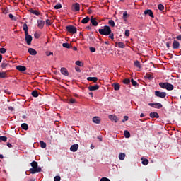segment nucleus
I'll use <instances>...</instances> for the list:
<instances>
[{
  "instance_id": "40",
  "label": "nucleus",
  "mask_w": 181,
  "mask_h": 181,
  "mask_svg": "<svg viewBox=\"0 0 181 181\" xmlns=\"http://www.w3.org/2000/svg\"><path fill=\"white\" fill-rule=\"evenodd\" d=\"M0 78H6V73L0 72Z\"/></svg>"
},
{
  "instance_id": "56",
  "label": "nucleus",
  "mask_w": 181,
  "mask_h": 181,
  "mask_svg": "<svg viewBox=\"0 0 181 181\" xmlns=\"http://www.w3.org/2000/svg\"><path fill=\"white\" fill-rule=\"evenodd\" d=\"M2 11H3V13H5L6 15V13H8V8H3Z\"/></svg>"
},
{
  "instance_id": "42",
  "label": "nucleus",
  "mask_w": 181,
  "mask_h": 181,
  "mask_svg": "<svg viewBox=\"0 0 181 181\" xmlns=\"http://www.w3.org/2000/svg\"><path fill=\"white\" fill-rule=\"evenodd\" d=\"M158 8L159 9V11H163L165 9V6H163V4H158Z\"/></svg>"
},
{
  "instance_id": "23",
  "label": "nucleus",
  "mask_w": 181,
  "mask_h": 181,
  "mask_svg": "<svg viewBox=\"0 0 181 181\" xmlns=\"http://www.w3.org/2000/svg\"><path fill=\"white\" fill-rule=\"evenodd\" d=\"M116 45L119 49H125V44L124 42H116Z\"/></svg>"
},
{
  "instance_id": "46",
  "label": "nucleus",
  "mask_w": 181,
  "mask_h": 181,
  "mask_svg": "<svg viewBox=\"0 0 181 181\" xmlns=\"http://www.w3.org/2000/svg\"><path fill=\"white\" fill-rule=\"evenodd\" d=\"M131 83L132 84V86H138V82H136L135 80L132 79L131 80Z\"/></svg>"
},
{
  "instance_id": "4",
  "label": "nucleus",
  "mask_w": 181,
  "mask_h": 181,
  "mask_svg": "<svg viewBox=\"0 0 181 181\" xmlns=\"http://www.w3.org/2000/svg\"><path fill=\"white\" fill-rule=\"evenodd\" d=\"M156 97H159L160 98H165L166 97V92H160V90L155 91Z\"/></svg>"
},
{
  "instance_id": "5",
  "label": "nucleus",
  "mask_w": 181,
  "mask_h": 181,
  "mask_svg": "<svg viewBox=\"0 0 181 181\" xmlns=\"http://www.w3.org/2000/svg\"><path fill=\"white\" fill-rule=\"evenodd\" d=\"M148 105L150 107H152L153 108H158V110H160L163 105H162V103H148Z\"/></svg>"
},
{
  "instance_id": "39",
  "label": "nucleus",
  "mask_w": 181,
  "mask_h": 181,
  "mask_svg": "<svg viewBox=\"0 0 181 181\" xmlns=\"http://www.w3.org/2000/svg\"><path fill=\"white\" fill-rule=\"evenodd\" d=\"M134 66L138 67V69H141V62L139 61L134 62Z\"/></svg>"
},
{
  "instance_id": "41",
  "label": "nucleus",
  "mask_w": 181,
  "mask_h": 181,
  "mask_svg": "<svg viewBox=\"0 0 181 181\" xmlns=\"http://www.w3.org/2000/svg\"><path fill=\"white\" fill-rule=\"evenodd\" d=\"M54 9H62V4L60 3H58L57 4H56L54 6Z\"/></svg>"
},
{
  "instance_id": "10",
  "label": "nucleus",
  "mask_w": 181,
  "mask_h": 181,
  "mask_svg": "<svg viewBox=\"0 0 181 181\" xmlns=\"http://www.w3.org/2000/svg\"><path fill=\"white\" fill-rule=\"evenodd\" d=\"M88 88L89 91H95V90H98V88H100V86L98 85L89 86Z\"/></svg>"
},
{
  "instance_id": "59",
  "label": "nucleus",
  "mask_w": 181,
  "mask_h": 181,
  "mask_svg": "<svg viewBox=\"0 0 181 181\" xmlns=\"http://www.w3.org/2000/svg\"><path fill=\"white\" fill-rule=\"evenodd\" d=\"M76 66H81V62H80V61H76Z\"/></svg>"
},
{
  "instance_id": "43",
  "label": "nucleus",
  "mask_w": 181,
  "mask_h": 181,
  "mask_svg": "<svg viewBox=\"0 0 181 181\" xmlns=\"http://www.w3.org/2000/svg\"><path fill=\"white\" fill-rule=\"evenodd\" d=\"M108 36L110 37V39H112V40H114V33H112V31L110 30V33L108 34Z\"/></svg>"
},
{
  "instance_id": "33",
  "label": "nucleus",
  "mask_w": 181,
  "mask_h": 181,
  "mask_svg": "<svg viewBox=\"0 0 181 181\" xmlns=\"http://www.w3.org/2000/svg\"><path fill=\"white\" fill-rule=\"evenodd\" d=\"M31 95L33 97L37 98L39 97V93H37V90H35L31 93Z\"/></svg>"
},
{
  "instance_id": "20",
  "label": "nucleus",
  "mask_w": 181,
  "mask_h": 181,
  "mask_svg": "<svg viewBox=\"0 0 181 181\" xmlns=\"http://www.w3.org/2000/svg\"><path fill=\"white\" fill-rule=\"evenodd\" d=\"M61 73L63 76H69V71L66 68H61Z\"/></svg>"
},
{
  "instance_id": "25",
  "label": "nucleus",
  "mask_w": 181,
  "mask_h": 181,
  "mask_svg": "<svg viewBox=\"0 0 181 181\" xmlns=\"http://www.w3.org/2000/svg\"><path fill=\"white\" fill-rule=\"evenodd\" d=\"M90 21V17H86L81 21V23H83L84 25H86V23H88Z\"/></svg>"
},
{
  "instance_id": "44",
  "label": "nucleus",
  "mask_w": 181,
  "mask_h": 181,
  "mask_svg": "<svg viewBox=\"0 0 181 181\" xmlns=\"http://www.w3.org/2000/svg\"><path fill=\"white\" fill-rule=\"evenodd\" d=\"M124 84H129V83H131V80H129V78H125L123 81Z\"/></svg>"
},
{
  "instance_id": "32",
  "label": "nucleus",
  "mask_w": 181,
  "mask_h": 181,
  "mask_svg": "<svg viewBox=\"0 0 181 181\" xmlns=\"http://www.w3.org/2000/svg\"><path fill=\"white\" fill-rule=\"evenodd\" d=\"M124 135L125 138H131V133H129L127 130L124 132Z\"/></svg>"
},
{
  "instance_id": "57",
  "label": "nucleus",
  "mask_w": 181,
  "mask_h": 181,
  "mask_svg": "<svg viewBox=\"0 0 181 181\" xmlns=\"http://www.w3.org/2000/svg\"><path fill=\"white\" fill-rule=\"evenodd\" d=\"M128 119H129L128 116H124V119L122 120V122H125V121H128Z\"/></svg>"
},
{
  "instance_id": "12",
  "label": "nucleus",
  "mask_w": 181,
  "mask_h": 181,
  "mask_svg": "<svg viewBox=\"0 0 181 181\" xmlns=\"http://www.w3.org/2000/svg\"><path fill=\"white\" fill-rule=\"evenodd\" d=\"M28 52L31 56H36L37 54V52L33 48H28Z\"/></svg>"
},
{
  "instance_id": "30",
  "label": "nucleus",
  "mask_w": 181,
  "mask_h": 181,
  "mask_svg": "<svg viewBox=\"0 0 181 181\" xmlns=\"http://www.w3.org/2000/svg\"><path fill=\"white\" fill-rule=\"evenodd\" d=\"M8 141V137L5 136H0V142H6Z\"/></svg>"
},
{
  "instance_id": "51",
  "label": "nucleus",
  "mask_w": 181,
  "mask_h": 181,
  "mask_svg": "<svg viewBox=\"0 0 181 181\" xmlns=\"http://www.w3.org/2000/svg\"><path fill=\"white\" fill-rule=\"evenodd\" d=\"M125 36H127V37H128V36H129V30H126L125 33H124Z\"/></svg>"
},
{
  "instance_id": "2",
  "label": "nucleus",
  "mask_w": 181,
  "mask_h": 181,
  "mask_svg": "<svg viewBox=\"0 0 181 181\" xmlns=\"http://www.w3.org/2000/svg\"><path fill=\"white\" fill-rule=\"evenodd\" d=\"M98 32L103 36H108L111 33V28L108 25H105L103 28L99 29Z\"/></svg>"
},
{
  "instance_id": "60",
  "label": "nucleus",
  "mask_w": 181,
  "mask_h": 181,
  "mask_svg": "<svg viewBox=\"0 0 181 181\" xmlns=\"http://www.w3.org/2000/svg\"><path fill=\"white\" fill-rule=\"evenodd\" d=\"M170 42H166V47H168V49H169L170 47Z\"/></svg>"
},
{
  "instance_id": "61",
  "label": "nucleus",
  "mask_w": 181,
  "mask_h": 181,
  "mask_svg": "<svg viewBox=\"0 0 181 181\" xmlns=\"http://www.w3.org/2000/svg\"><path fill=\"white\" fill-rule=\"evenodd\" d=\"M7 146H8V148H12V144H11V143H8V144H7Z\"/></svg>"
},
{
  "instance_id": "62",
  "label": "nucleus",
  "mask_w": 181,
  "mask_h": 181,
  "mask_svg": "<svg viewBox=\"0 0 181 181\" xmlns=\"http://www.w3.org/2000/svg\"><path fill=\"white\" fill-rule=\"evenodd\" d=\"M176 39H177V40H181V35L177 36Z\"/></svg>"
},
{
  "instance_id": "45",
  "label": "nucleus",
  "mask_w": 181,
  "mask_h": 181,
  "mask_svg": "<svg viewBox=\"0 0 181 181\" xmlns=\"http://www.w3.org/2000/svg\"><path fill=\"white\" fill-rule=\"evenodd\" d=\"M0 53H1L2 54L6 53V49L2 47L0 49Z\"/></svg>"
},
{
  "instance_id": "37",
  "label": "nucleus",
  "mask_w": 181,
  "mask_h": 181,
  "mask_svg": "<svg viewBox=\"0 0 181 181\" xmlns=\"http://www.w3.org/2000/svg\"><path fill=\"white\" fill-rule=\"evenodd\" d=\"M40 145L41 148H45L47 146L46 143L43 141H40Z\"/></svg>"
},
{
  "instance_id": "55",
  "label": "nucleus",
  "mask_w": 181,
  "mask_h": 181,
  "mask_svg": "<svg viewBox=\"0 0 181 181\" xmlns=\"http://www.w3.org/2000/svg\"><path fill=\"white\" fill-rule=\"evenodd\" d=\"M127 16H128V13H127V11H125L123 13V19H127Z\"/></svg>"
},
{
  "instance_id": "19",
  "label": "nucleus",
  "mask_w": 181,
  "mask_h": 181,
  "mask_svg": "<svg viewBox=\"0 0 181 181\" xmlns=\"http://www.w3.org/2000/svg\"><path fill=\"white\" fill-rule=\"evenodd\" d=\"M23 29L25 32V35H28L29 34V28L28 27V24L26 23H24L23 25Z\"/></svg>"
},
{
  "instance_id": "1",
  "label": "nucleus",
  "mask_w": 181,
  "mask_h": 181,
  "mask_svg": "<svg viewBox=\"0 0 181 181\" xmlns=\"http://www.w3.org/2000/svg\"><path fill=\"white\" fill-rule=\"evenodd\" d=\"M30 165L32 166V168L30 169V173L32 175H35V173H39V172H42V168L38 167L37 162L33 161L30 163Z\"/></svg>"
},
{
  "instance_id": "28",
  "label": "nucleus",
  "mask_w": 181,
  "mask_h": 181,
  "mask_svg": "<svg viewBox=\"0 0 181 181\" xmlns=\"http://www.w3.org/2000/svg\"><path fill=\"white\" fill-rule=\"evenodd\" d=\"M113 87H114V90H115V91H118V90H119V83H113L112 84Z\"/></svg>"
},
{
  "instance_id": "64",
  "label": "nucleus",
  "mask_w": 181,
  "mask_h": 181,
  "mask_svg": "<svg viewBox=\"0 0 181 181\" xmlns=\"http://www.w3.org/2000/svg\"><path fill=\"white\" fill-rule=\"evenodd\" d=\"M29 181H36V179H35V178H31V179L29 180Z\"/></svg>"
},
{
  "instance_id": "49",
  "label": "nucleus",
  "mask_w": 181,
  "mask_h": 181,
  "mask_svg": "<svg viewBox=\"0 0 181 181\" xmlns=\"http://www.w3.org/2000/svg\"><path fill=\"white\" fill-rule=\"evenodd\" d=\"M60 180H61V177L59 175L55 176L54 178V181H60Z\"/></svg>"
},
{
  "instance_id": "52",
  "label": "nucleus",
  "mask_w": 181,
  "mask_h": 181,
  "mask_svg": "<svg viewBox=\"0 0 181 181\" xmlns=\"http://www.w3.org/2000/svg\"><path fill=\"white\" fill-rule=\"evenodd\" d=\"M69 103L70 104H74L76 103V99H73V98L70 99Z\"/></svg>"
},
{
  "instance_id": "21",
  "label": "nucleus",
  "mask_w": 181,
  "mask_h": 181,
  "mask_svg": "<svg viewBox=\"0 0 181 181\" xmlns=\"http://www.w3.org/2000/svg\"><path fill=\"white\" fill-rule=\"evenodd\" d=\"M151 118H159V114L156 112H153L150 113Z\"/></svg>"
},
{
  "instance_id": "27",
  "label": "nucleus",
  "mask_w": 181,
  "mask_h": 181,
  "mask_svg": "<svg viewBox=\"0 0 181 181\" xmlns=\"http://www.w3.org/2000/svg\"><path fill=\"white\" fill-rule=\"evenodd\" d=\"M125 156H126L125 153H120L119 154V160H124L125 159Z\"/></svg>"
},
{
  "instance_id": "48",
  "label": "nucleus",
  "mask_w": 181,
  "mask_h": 181,
  "mask_svg": "<svg viewBox=\"0 0 181 181\" xmlns=\"http://www.w3.org/2000/svg\"><path fill=\"white\" fill-rule=\"evenodd\" d=\"M8 16H9L10 19H11V21H16V18H15V16H13L12 15V13H10V14L8 15Z\"/></svg>"
},
{
  "instance_id": "35",
  "label": "nucleus",
  "mask_w": 181,
  "mask_h": 181,
  "mask_svg": "<svg viewBox=\"0 0 181 181\" xmlns=\"http://www.w3.org/2000/svg\"><path fill=\"white\" fill-rule=\"evenodd\" d=\"M145 78H147L148 80H153V77L151 75V74H146Z\"/></svg>"
},
{
  "instance_id": "50",
  "label": "nucleus",
  "mask_w": 181,
  "mask_h": 181,
  "mask_svg": "<svg viewBox=\"0 0 181 181\" xmlns=\"http://www.w3.org/2000/svg\"><path fill=\"white\" fill-rule=\"evenodd\" d=\"M89 50H90V52H91V53H94V52H95V47H90L89 48Z\"/></svg>"
},
{
  "instance_id": "47",
  "label": "nucleus",
  "mask_w": 181,
  "mask_h": 181,
  "mask_svg": "<svg viewBox=\"0 0 181 181\" xmlns=\"http://www.w3.org/2000/svg\"><path fill=\"white\" fill-rule=\"evenodd\" d=\"M45 23H46V25H47V26H50V25H52V22H51V21L49 20V19H47V20L45 21Z\"/></svg>"
},
{
  "instance_id": "18",
  "label": "nucleus",
  "mask_w": 181,
  "mask_h": 181,
  "mask_svg": "<svg viewBox=\"0 0 181 181\" xmlns=\"http://www.w3.org/2000/svg\"><path fill=\"white\" fill-rule=\"evenodd\" d=\"M93 122H94V124H100L101 118H100V117H94L93 118Z\"/></svg>"
},
{
  "instance_id": "58",
  "label": "nucleus",
  "mask_w": 181,
  "mask_h": 181,
  "mask_svg": "<svg viewBox=\"0 0 181 181\" xmlns=\"http://www.w3.org/2000/svg\"><path fill=\"white\" fill-rule=\"evenodd\" d=\"M75 70H76V71H77L78 73H80V72L81 71V70L80 69V67H78V66H76V67L75 68Z\"/></svg>"
},
{
  "instance_id": "24",
  "label": "nucleus",
  "mask_w": 181,
  "mask_h": 181,
  "mask_svg": "<svg viewBox=\"0 0 181 181\" xmlns=\"http://www.w3.org/2000/svg\"><path fill=\"white\" fill-rule=\"evenodd\" d=\"M173 88H175V87L171 83H167V88L165 90L170 91V90H173Z\"/></svg>"
},
{
  "instance_id": "54",
  "label": "nucleus",
  "mask_w": 181,
  "mask_h": 181,
  "mask_svg": "<svg viewBox=\"0 0 181 181\" xmlns=\"http://www.w3.org/2000/svg\"><path fill=\"white\" fill-rule=\"evenodd\" d=\"M34 37H35V39H39V37H40V35H39L38 33H35Z\"/></svg>"
},
{
  "instance_id": "7",
  "label": "nucleus",
  "mask_w": 181,
  "mask_h": 181,
  "mask_svg": "<svg viewBox=\"0 0 181 181\" xmlns=\"http://www.w3.org/2000/svg\"><path fill=\"white\" fill-rule=\"evenodd\" d=\"M73 12H78L80 11V4L75 3L72 5Z\"/></svg>"
},
{
  "instance_id": "36",
  "label": "nucleus",
  "mask_w": 181,
  "mask_h": 181,
  "mask_svg": "<svg viewBox=\"0 0 181 181\" xmlns=\"http://www.w3.org/2000/svg\"><path fill=\"white\" fill-rule=\"evenodd\" d=\"M8 64H9V63H8V61L3 62L1 64V67L2 69H5L6 67H8Z\"/></svg>"
},
{
  "instance_id": "15",
  "label": "nucleus",
  "mask_w": 181,
  "mask_h": 181,
  "mask_svg": "<svg viewBox=\"0 0 181 181\" xmlns=\"http://www.w3.org/2000/svg\"><path fill=\"white\" fill-rule=\"evenodd\" d=\"M28 12H30V13H33V15H36V16H39V15H40V12L36 10H33V8L28 9Z\"/></svg>"
},
{
  "instance_id": "6",
  "label": "nucleus",
  "mask_w": 181,
  "mask_h": 181,
  "mask_svg": "<svg viewBox=\"0 0 181 181\" xmlns=\"http://www.w3.org/2000/svg\"><path fill=\"white\" fill-rule=\"evenodd\" d=\"M25 42L27 45H28V46L32 45V40H33L32 35L29 34H25Z\"/></svg>"
},
{
  "instance_id": "31",
  "label": "nucleus",
  "mask_w": 181,
  "mask_h": 181,
  "mask_svg": "<svg viewBox=\"0 0 181 181\" xmlns=\"http://www.w3.org/2000/svg\"><path fill=\"white\" fill-rule=\"evenodd\" d=\"M142 160V165H144V166H146L149 163V160L146 158H141Z\"/></svg>"
},
{
  "instance_id": "17",
  "label": "nucleus",
  "mask_w": 181,
  "mask_h": 181,
  "mask_svg": "<svg viewBox=\"0 0 181 181\" xmlns=\"http://www.w3.org/2000/svg\"><path fill=\"white\" fill-rule=\"evenodd\" d=\"M16 69L18 70V71H26V66L18 65L16 66Z\"/></svg>"
},
{
  "instance_id": "29",
  "label": "nucleus",
  "mask_w": 181,
  "mask_h": 181,
  "mask_svg": "<svg viewBox=\"0 0 181 181\" xmlns=\"http://www.w3.org/2000/svg\"><path fill=\"white\" fill-rule=\"evenodd\" d=\"M159 86L160 87H161V88H167V86H168V82H165V83H159Z\"/></svg>"
},
{
  "instance_id": "16",
  "label": "nucleus",
  "mask_w": 181,
  "mask_h": 181,
  "mask_svg": "<svg viewBox=\"0 0 181 181\" xmlns=\"http://www.w3.org/2000/svg\"><path fill=\"white\" fill-rule=\"evenodd\" d=\"M109 119H110V121H114V122H115V123L118 122V117L117 116L110 115Z\"/></svg>"
},
{
  "instance_id": "22",
  "label": "nucleus",
  "mask_w": 181,
  "mask_h": 181,
  "mask_svg": "<svg viewBox=\"0 0 181 181\" xmlns=\"http://www.w3.org/2000/svg\"><path fill=\"white\" fill-rule=\"evenodd\" d=\"M88 81H93V83H97L98 81V78L97 77H88L87 78Z\"/></svg>"
},
{
  "instance_id": "53",
  "label": "nucleus",
  "mask_w": 181,
  "mask_h": 181,
  "mask_svg": "<svg viewBox=\"0 0 181 181\" xmlns=\"http://www.w3.org/2000/svg\"><path fill=\"white\" fill-rule=\"evenodd\" d=\"M100 181H111V180H110V179H108L107 177H102L100 179Z\"/></svg>"
},
{
  "instance_id": "14",
  "label": "nucleus",
  "mask_w": 181,
  "mask_h": 181,
  "mask_svg": "<svg viewBox=\"0 0 181 181\" xmlns=\"http://www.w3.org/2000/svg\"><path fill=\"white\" fill-rule=\"evenodd\" d=\"M180 43L178 41L174 40L173 42V49H179Z\"/></svg>"
},
{
  "instance_id": "8",
  "label": "nucleus",
  "mask_w": 181,
  "mask_h": 181,
  "mask_svg": "<svg viewBox=\"0 0 181 181\" xmlns=\"http://www.w3.org/2000/svg\"><path fill=\"white\" fill-rule=\"evenodd\" d=\"M37 28L39 29H43V28H45V21L37 20Z\"/></svg>"
},
{
  "instance_id": "9",
  "label": "nucleus",
  "mask_w": 181,
  "mask_h": 181,
  "mask_svg": "<svg viewBox=\"0 0 181 181\" xmlns=\"http://www.w3.org/2000/svg\"><path fill=\"white\" fill-rule=\"evenodd\" d=\"M77 151H78V144H73L72 146H71V147H70L71 152H77Z\"/></svg>"
},
{
  "instance_id": "3",
  "label": "nucleus",
  "mask_w": 181,
  "mask_h": 181,
  "mask_svg": "<svg viewBox=\"0 0 181 181\" xmlns=\"http://www.w3.org/2000/svg\"><path fill=\"white\" fill-rule=\"evenodd\" d=\"M67 32L69 33H72L73 35L77 33V28L74 27V25H68L66 27Z\"/></svg>"
},
{
  "instance_id": "11",
  "label": "nucleus",
  "mask_w": 181,
  "mask_h": 181,
  "mask_svg": "<svg viewBox=\"0 0 181 181\" xmlns=\"http://www.w3.org/2000/svg\"><path fill=\"white\" fill-rule=\"evenodd\" d=\"M144 15H148L150 18H155V16H153V12L151 9L146 10L144 11Z\"/></svg>"
},
{
  "instance_id": "34",
  "label": "nucleus",
  "mask_w": 181,
  "mask_h": 181,
  "mask_svg": "<svg viewBox=\"0 0 181 181\" xmlns=\"http://www.w3.org/2000/svg\"><path fill=\"white\" fill-rule=\"evenodd\" d=\"M63 47H65L66 49H70L71 47V45L70 44L65 42L62 44Z\"/></svg>"
},
{
  "instance_id": "63",
  "label": "nucleus",
  "mask_w": 181,
  "mask_h": 181,
  "mask_svg": "<svg viewBox=\"0 0 181 181\" xmlns=\"http://www.w3.org/2000/svg\"><path fill=\"white\" fill-rule=\"evenodd\" d=\"M8 110L10 111H13V108L11 106L8 107Z\"/></svg>"
},
{
  "instance_id": "38",
  "label": "nucleus",
  "mask_w": 181,
  "mask_h": 181,
  "mask_svg": "<svg viewBox=\"0 0 181 181\" xmlns=\"http://www.w3.org/2000/svg\"><path fill=\"white\" fill-rule=\"evenodd\" d=\"M108 23H109L110 26H112V28H114L115 26V22H114L113 20H110L108 21Z\"/></svg>"
},
{
  "instance_id": "26",
  "label": "nucleus",
  "mask_w": 181,
  "mask_h": 181,
  "mask_svg": "<svg viewBox=\"0 0 181 181\" xmlns=\"http://www.w3.org/2000/svg\"><path fill=\"white\" fill-rule=\"evenodd\" d=\"M21 128L24 129V131H28V129H29V126L26 123H23L21 124Z\"/></svg>"
},
{
  "instance_id": "13",
  "label": "nucleus",
  "mask_w": 181,
  "mask_h": 181,
  "mask_svg": "<svg viewBox=\"0 0 181 181\" xmlns=\"http://www.w3.org/2000/svg\"><path fill=\"white\" fill-rule=\"evenodd\" d=\"M90 23H92L93 26H98V22H97V20L94 17H90Z\"/></svg>"
}]
</instances>
